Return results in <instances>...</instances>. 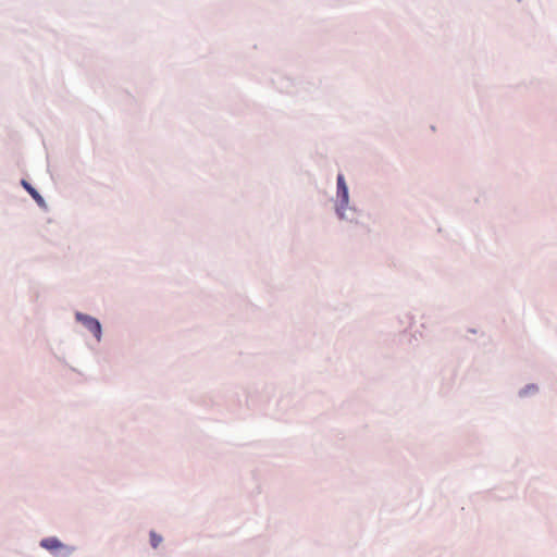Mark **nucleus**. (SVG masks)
Wrapping results in <instances>:
<instances>
[{
    "label": "nucleus",
    "instance_id": "2",
    "mask_svg": "<svg viewBox=\"0 0 557 557\" xmlns=\"http://www.w3.org/2000/svg\"><path fill=\"white\" fill-rule=\"evenodd\" d=\"M40 545L48 550H55L63 547L62 543L57 537H47L41 540Z\"/></svg>",
    "mask_w": 557,
    "mask_h": 557
},
{
    "label": "nucleus",
    "instance_id": "3",
    "mask_svg": "<svg viewBox=\"0 0 557 557\" xmlns=\"http://www.w3.org/2000/svg\"><path fill=\"white\" fill-rule=\"evenodd\" d=\"M337 189H338V194L343 198V201L347 202L348 201V188L346 186L344 176L342 174H339L337 176Z\"/></svg>",
    "mask_w": 557,
    "mask_h": 557
},
{
    "label": "nucleus",
    "instance_id": "1",
    "mask_svg": "<svg viewBox=\"0 0 557 557\" xmlns=\"http://www.w3.org/2000/svg\"><path fill=\"white\" fill-rule=\"evenodd\" d=\"M76 319L77 321H79L81 323H83V325L89 331L91 332L96 338L98 341H100V337H101V325L99 323V321L90 315H87V314H83V313H79L77 312L76 313Z\"/></svg>",
    "mask_w": 557,
    "mask_h": 557
},
{
    "label": "nucleus",
    "instance_id": "5",
    "mask_svg": "<svg viewBox=\"0 0 557 557\" xmlns=\"http://www.w3.org/2000/svg\"><path fill=\"white\" fill-rule=\"evenodd\" d=\"M150 541L153 548H157L162 541V537L156 532L150 533Z\"/></svg>",
    "mask_w": 557,
    "mask_h": 557
},
{
    "label": "nucleus",
    "instance_id": "4",
    "mask_svg": "<svg viewBox=\"0 0 557 557\" xmlns=\"http://www.w3.org/2000/svg\"><path fill=\"white\" fill-rule=\"evenodd\" d=\"M22 184L25 187V189L32 195V197L38 203H42L44 202V199L41 198V196L37 193V190L35 188L32 187L30 184H28L26 181H22Z\"/></svg>",
    "mask_w": 557,
    "mask_h": 557
}]
</instances>
